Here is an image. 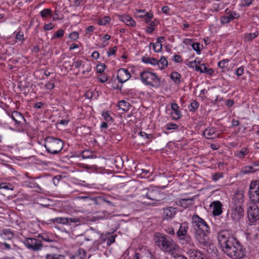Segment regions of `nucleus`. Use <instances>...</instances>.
Instances as JSON below:
<instances>
[{
  "label": "nucleus",
  "instance_id": "56",
  "mask_svg": "<svg viewBox=\"0 0 259 259\" xmlns=\"http://www.w3.org/2000/svg\"><path fill=\"white\" fill-rule=\"evenodd\" d=\"M244 73V68L243 67H240L238 68L235 71V74L238 76H241Z\"/></svg>",
  "mask_w": 259,
  "mask_h": 259
},
{
  "label": "nucleus",
  "instance_id": "10",
  "mask_svg": "<svg viewBox=\"0 0 259 259\" xmlns=\"http://www.w3.org/2000/svg\"><path fill=\"white\" fill-rule=\"evenodd\" d=\"M250 204L259 203V181L252 182L249 186L248 192Z\"/></svg>",
  "mask_w": 259,
  "mask_h": 259
},
{
  "label": "nucleus",
  "instance_id": "22",
  "mask_svg": "<svg viewBox=\"0 0 259 259\" xmlns=\"http://www.w3.org/2000/svg\"><path fill=\"white\" fill-rule=\"evenodd\" d=\"M119 20L124 23L126 25L132 27H135L136 22L128 15H121L119 16Z\"/></svg>",
  "mask_w": 259,
  "mask_h": 259
},
{
  "label": "nucleus",
  "instance_id": "35",
  "mask_svg": "<svg viewBox=\"0 0 259 259\" xmlns=\"http://www.w3.org/2000/svg\"><path fill=\"white\" fill-rule=\"evenodd\" d=\"M248 149L244 147L240 151L235 154V156L239 158H243L248 153Z\"/></svg>",
  "mask_w": 259,
  "mask_h": 259
},
{
  "label": "nucleus",
  "instance_id": "50",
  "mask_svg": "<svg viewBox=\"0 0 259 259\" xmlns=\"http://www.w3.org/2000/svg\"><path fill=\"white\" fill-rule=\"evenodd\" d=\"M106 66L105 64H101L97 65V71L99 73H103L105 69Z\"/></svg>",
  "mask_w": 259,
  "mask_h": 259
},
{
  "label": "nucleus",
  "instance_id": "30",
  "mask_svg": "<svg viewBox=\"0 0 259 259\" xmlns=\"http://www.w3.org/2000/svg\"><path fill=\"white\" fill-rule=\"evenodd\" d=\"M118 107L119 109L125 111L130 110L131 104L125 100H121L118 102Z\"/></svg>",
  "mask_w": 259,
  "mask_h": 259
},
{
  "label": "nucleus",
  "instance_id": "9",
  "mask_svg": "<svg viewBox=\"0 0 259 259\" xmlns=\"http://www.w3.org/2000/svg\"><path fill=\"white\" fill-rule=\"evenodd\" d=\"M247 213L249 225H255L256 222L259 220V208L256 204L248 203Z\"/></svg>",
  "mask_w": 259,
  "mask_h": 259
},
{
  "label": "nucleus",
  "instance_id": "52",
  "mask_svg": "<svg viewBox=\"0 0 259 259\" xmlns=\"http://www.w3.org/2000/svg\"><path fill=\"white\" fill-rule=\"evenodd\" d=\"M16 39L19 41H23L24 40L23 32L21 31H18L16 34Z\"/></svg>",
  "mask_w": 259,
  "mask_h": 259
},
{
  "label": "nucleus",
  "instance_id": "32",
  "mask_svg": "<svg viewBox=\"0 0 259 259\" xmlns=\"http://www.w3.org/2000/svg\"><path fill=\"white\" fill-rule=\"evenodd\" d=\"M258 35V32L255 31L253 33H249L245 34L244 39L245 41H250L254 39Z\"/></svg>",
  "mask_w": 259,
  "mask_h": 259
},
{
  "label": "nucleus",
  "instance_id": "31",
  "mask_svg": "<svg viewBox=\"0 0 259 259\" xmlns=\"http://www.w3.org/2000/svg\"><path fill=\"white\" fill-rule=\"evenodd\" d=\"M156 65L159 66L160 69H164L167 66L168 62L165 57L162 56L158 61V64Z\"/></svg>",
  "mask_w": 259,
  "mask_h": 259
},
{
  "label": "nucleus",
  "instance_id": "14",
  "mask_svg": "<svg viewBox=\"0 0 259 259\" xmlns=\"http://www.w3.org/2000/svg\"><path fill=\"white\" fill-rule=\"evenodd\" d=\"M209 232H195L194 237L199 243L203 246H208L209 242L207 240V236Z\"/></svg>",
  "mask_w": 259,
  "mask_h": 259
},
{
  "label": "nucleus",
  "instance_id": "45",
  "mask_svg": "<svg viewBox=\"0 0 259 259\" xmlns=\"http://www.w3.org/2000/svg\"><path fill=\"white\" fill-rule=\"evenodd\" d=\"M179 127V125L176 123H168L165 125L166 130H175Z\"/></svg>",
  "mask_w": 259,
  "mask_h": 259
},
{
  "label": "nucleus",
  "instance_id": "44",
  "mask_svg": "<svg viewBox=\"0 0 259 259\" xmlns=\"http://www.w3.org/2000/svg\"><path fill=\"white\" fill-rule=\"evenodd\" d=\"M195 69L197 71H200L201 73H204L206 71V66L204 64H202L201 66L195 65Z\"/></svg>",
  "mask_w": 259,
  "mask_h": 259
},
{
  "label": "nucleus",
  "instance_id": "57",
  "mask_svg": "<svg viewBox=\"0 0 259 259\" xmlns=\"http://www.w3.org/2000/svg\"><path fill=\"white\" fill-rule=\"evenodd\" d=\"M165 232L169 235H175V231L174 229L172 227H168L166 229H165Z\"/></svg>",
  "mask_w": 259,
  "mask_h": 259
},
{
  "label": "nucleus",
  "instance_id": "20",
  "mask_svg": "<svg viewBox=\"0 0 259 259\" xmlns=\"http://www.w3.org/2000/svg\"><path fill=\"white\" fill-rule=\"evenodd\" d=\"M244 203V195L241 192H237L235 194L232 203L233 206L243 205Z\"/></svg>",
  "mask_w": 259,
  "mask_h": 259
},
{
  "label": "nucleus",
  "instance_id": "17",
  "mask_svg": "<svg viewBox=\"0 0 259 259\" xmlns=\"http://www.w3.org/2000/svg\"><path fill=\"white\" fill-rule=\"evenodd\" d=\"M195 198V196L192 198L181 199L178 201H176V203L177 205H179L184 208H187L193 205V201Z\"/></svg>",
  "mask_w": 259,
  "mask_h": 259
},
{
  "label": "nucleus",
  "instance_id": "1",
  "mask_svg": "<svg viewBox=\"0 0 259 259\" xmlns=\"http://www.w3.org/2000/svg\"><path fill=\"white\" fill-rule=\"evenodd\" d=\"M218 239L223 251L233 259H241L245 255V248L234 236L231 230H224L218 233Z\"/></svg>",
  "mask_w": 259,
  "mask_h": 259
},
{
  "label": "nucleus",
  "instance_id": "2",
  "mask_svg": "<svg viewBox=\"0 0 259 259\" xmlns=\"http://www.w3.org/2000/svg\"><path fill=\"white\" fill-rule=\"evenodd\" d=\"M154 239L156 246L165 252L172 253L179 248L174 240L166 235L156 234Z\"/></svg>",
  "mask_w": 259,
  "mask_h": 259
},
{
  "label": "nucleus",
  "instance_id": "16",
  "mask_svg": "<svg viewBox=\"0 0 259 259\" xmlns=\"http://www.w3.org/2000/svg\"><path fill=\"white\" fill-rule=\"evenodd\" d=\"M190 259H203L205 256L200 250L197 249H191L187 252Z\"/></svg>",
  "mask_w": 259,
  "mask_h": 259
},
{
  "label": "nucleus",
  "instance_id": "34",
  "mask_svg": "<svg viewBox=\"0 0 259 259\" xmlns=\"http://www.w3.org/2000/svg\"><path fill=\"white\" fill-rule=\"evenodd\" d=\"M170 78L175 83H179L180 82L181 74L177 72H172Z\"/></svg>",
  "mask_w": 259,
  "mask_h": 259
},
{
  "label": "nucleus",
  "instance_id": "58",
  "mask_svg": "<svg viewBox=\"0 0 259 259\" xmlns=\"http://www.w3.org/2000/svg\"><path fill=\"white\" fill-rule=\"evenodd\" d=\"M228 16L230 19L233 20V19L238 18L239 17V14L236 12H231Z\"/></svg>",
  "mask_w": 259,
  "mask_h": 259
},
{
  "label": "nucleus",
  "instance_id": "61",
  "mask_svg": "<svg viewBox=\"0 0 259 259\" xmlns=\"http://www.w3.org/2000/svg\"><path fill=\"white\" fill-rule=\"evenodd\" d=\"M117 51V47L114 46L112 48L110 49L109 51L107 52V54L108 56L114 55Z\"/></svg>",
  "mask_w": 259,
  "mask_h": 259
},
{
  "label": "nucleus",
  "instance_id": "26",
  "mask_svg": "<svg viewBox=\"0 0 259 259\" xmlns=\"http://www.w3.org/2000/svg\"><path fill=\"white\" fill-rule=\"evenodd\" d=\"M47 184V180L46 179H39L38 183H35L34 185V188L39 189V192L44 191V188L46 187Z\"/></svg>",
  "mask_w": 259,
  "mask_h": 259
},
{
  "label": "nucleus",
  "instance_id": "53",
  "mask_svg": "<svg viewBox=\"0 0 259 259\" xmlns=\"http://www.w3.org/2000/svg\"><path fill=\"white\" fill-rule=\"evenodd\" d=\"M116 235H111L108 239L107 241V244L110 245L112 243L115 242V239L116 237Z\"/></svg>",
  "mask_w": 259,
  "mask_h": 259
},
{
  "label": "nucleus",
  "instance_id": "18",
  "mask_svg": "<svg viewBox=\"0 0 259 259\" xmlns=\"http://www.w3.org/2000/svg\"><path fill=\"white\" fill-rule=\"evenodd\" d=\"M72 66L75 67L76 68H79L80 67H82V68H84L85 67H87V70H83L82 73L85 74V72H89L91 70V66L90 64L89 63H85L82 60H76L74 61L73 62Z\"/></svg>",
  "mask_w": 259,
  "mask_h": 259
},
{
  "label": "nucleus",
  "instance_id": "28",
  "mask_svg": "<svg viewBox=\"0 0 259 259\" xmlns=\"http://www.w3.org/2000/svg\"><path fill=\"white\" fill-rule=\"evenodd\" d=\"M142 61L144 63L150 64L152 65H156L158 64V60L154 58L143 56L142 58Z\"/></svg>",
  "mask_w": 259,
  "mask_h": 259
},
{
  "label": "nucleus",
  "instance_id": "42",
  "mask_svg": "<svg viewBox=\"0 0 259 259\" xmlns=\"http://www.w3.org/2000/svg\"><path fill=\"white\" fill-rule=\"evenodd\" d=\"M115 163L116 166L119 168L122 167L123 165V160H122L121 157L119 156L115 157Z\"/></svg>",
  "mask_w": 259,
  "mask_h": 259
},
{
  "label": "nucleus",
  "instance_id": "15",
  "mask_svg": "<svg viewBox=\"0 0 259 259\" xmlns=\"http://www.w3.org/2000/svg\"><path fill=\"white\" fill-rule=\"evenodd\" d=\"M117 79L121 83L127 81L131 77V74L127 69L120 68L118 70Z\"/></svg>",
  "mask_w": 259,
  "mask_h": 259
},
{
  "label": "nucleus",
  "instance_id": "59",
  "mask_svg": "<svg viewBox=\"0 0 259 259\" xmlns=\"http://www.w3.org/2000/svg\"><path fill=\"white\" fill-rule=\"evenodd\" d=\"M231 20L229 16L223 17L221 19V23L223 24L228 23Z\"/></svg>",
  "mask_w": 259,
  "mask_h": 259
},
{
  "label": "nucleus",
  "instance_id": "11",
  "mask_svg": "<svg viewBox=\"0 0 259 259\" xmlns=\"http://www.w3.org/2000/svg\"><path fill=\"white\" fill-rule=\"evenodd\" d=\"M26 247L33 251H38L41 250L43 244L41 240L34 238H27L24 241Z\"/></svg>",
  "mask_w": 259,
  "mask_h": 259
},
{
  "label": "nucleus",
  "instance_id": "29",
  "mask_svg": "<svg viewBox=\"0 0 259 259\" xmlns=\"http://www.w3.org/2000/svg\"><path fill=\"white\" fill-rule=\"evenodd\" d=\"M0 236L3 237L4 239H11L14 235L13 233L11 232L9 229H3L2 233H0Z\"/></svg>",
  "mask_w": 259,
  "mask_h": 259
},
{
  "label": "nucleus",
  "instance_id": "3",
  "mask_svg": "<svg viewBox=\"0 0 259 259\" xmlns=\"http://www.w3.org/2000/svg\"><path fill=\"white\" fill-rule=\"evenodd\" d=\"M64 143L62 140L48 136L45 139V147L48 153L56 155L59 153L62 150Z\"/></svg>",
  "mask_w": 259,
  "mask_h": 259
},
{
  "label": "nucleus",
  "instance_id": "8",
  "mask_svg": "<svg viewBox=\"0 0 259 259\" xmlns=\"http://www.w3.org/2000/svg\"><path fill=\"white\" fill-rule=\"evenodd\" d=\"M8 115L14 121V126L16 128L15 129L11 128V129L17 132L23 131L25 127L26 120L22 114L18 111H14L11 114L9 113Z\"/></svg>",
  "mask_w": 259,
  "mask_h": 259
},
{
  "label": "nucleus",
  "instance_id": "62",
  "mask_svg": "<svg viewBox=\"0 0 259 259\" xmlns=\"http://www.w3.org/2000/svg\"><path fill=\"white\" fill-rule=\"evenodd\" d=\"M83 2V0H75L74 1L72 6L74 7H79L81 5V4Z\"/></svg>",
  "mask_w": 259,
  "mask_h": 259
},
{
  "label": "nucleus",
  "instance_id": "48",
  "mask_svg": "<svg viewBox=\"0 0 259 259\" xmlns=\"http://www.w3.org/2000/svg\"><path fill=\"white\" fill-rule=\"evenodd\" d=\"M45 87L46 89L51 90L55 87L54 81L51 80L49 82L46 83Z\"/></svg>",
  "mask_w": 259,
  "mask_h": 259
},
{
  "label": "nucleus",
  "instance_id": "38",
  "mask_svg": "<svg viewBox=\"0 0 259 259\" xmlns=\"http://www.w3.org/2000/svg\"><path fill=\"white\" fill-rule=\"evenodd\" d=\"M150 45H152L153 49L155 52H160L162 49V45L159 42L150 43Z\"/></svg>",
  "mask_w": 259,
  "mask_h": 259
},
{
  "label": "nucleus",
  "instance_id": "21",
  "mask_svg": "<svg viewBox=\"0 0 259 259\" xmlns=\"http://www.w3.org/2000/svg\"><path fill=\"white\" fill-rule=\"evenodd\" d=\"M171 108L172 111L171 113V117L173 119L177 120L180 119L181 116V113L179 110V106L177 103H172L171 104Z\"/></svg>",
  "mask_w": 259,
  "mask_h": 259
},
{
  "label": "nucleus",
  "instance_id": "64",
  "mask_svg": "<svg viewBox=\"0 0 259 259\" xmlns=\"http://www.w3.org/2000/svg\"><path fill=\"white\" fill-rule=\"evenodd\" d=\"M61 176H55V177H54V178L53 179V183L54 184H55V185H57V184H58L59 181L61 180Z\"/></svg>",
  "mask_w": 259,
  "mask_h": 259
},
{
  "label": "nucleus",
  "instance_id": "51",
  "mask_svg": "<svg viewBox=\"0 0 259 259\" xmlns=\"http://www.w3.org/2000/svg\"><path fill=\"white\" fill-rule=\"evenodd\" d=\"M191 46L193 48V49L198 54H199L200 53V44L198 42L196 43H193L191 45Z\"/></svg>",
  "mask_w": 259,
  "mask_h": 259
},
{
  "label": "nucleus",
  "instance_id": "36",
  "mask_svg": "<svg viewBox=\"0 0 259 259\" xmlns=\"http://www.w3.org/2000/svg\"><path fill=\"white\" fill-rule=\"evenodd\" d=\"M81 156L83 159H91L94 157L93 152L89 150L83 151L82 152Z\"/></svg>",
  "mask_w": 259,
  "mask_h": 259
},
{
  "label": "nucleus",
  "instance_id": "19",
  "mask_svg": "<svg viewBox=\"0 0 259 259\" xmlns=\"http://www.w3.org/2000/svg\"><path fill=\"white\" fill-rule=\"evenodd\" d=\"M210 206L212 207V214L214 216L220 215L222 213V204L219 201L212 202Z\"/></svg>",
  "mask_w": 259,
  "mask_h": 259
},
{
  "label": "nucleus",
  "instance_id": "60",
  "mask_svg": "<svg viewBox=\"0 0 259 259\" xmlns=\"http://www.w3.org/2000/svg\"><path fill=\"white\" fill-rule=\"evenodd\" d=\"M38 237H41L43 240L46 242H51L53 241V240L50 239L46 234L38 235Z\"/></svg>",
  "mask_w": 259,
  "mask_h": 259
},
{
  "label": "nucleus",
  "instance_id": "37",
  "mask_svg": "<svg viewBox=\"0 0 259 259\" xmlns=\"http://www.w3.org/2000/svg\"><path fill=\"white\" fill-rule=\"evenodd\" d=\"M39 14L43 19H45L52 15V10L50 9H45L40 12Z\"/></svg>",
  "mask_w": 259,
  "mask_h": 259
},
{
  "label": "nucleus",
  "instance_id": "41",
  "mask_svg": "<svg viewBox=\"0 0 259 259\" xmlns=\"http://www.w3.org/2000/svg\"><path fill=\"white\" fill-rule=\"evenodd\" d=\"M229 60L228 59H224L218 62V66L221 68L227 67L229 65Z\"/></svg>",
  "mask_w": 259,
  "mask_h": 259
},
{
  "label": "nucleus",
  "instance_id": "43",
  "mask_svg": "<svg viewBox=\"0 0 259 259\" xmlns=\"http://www.w3.org/2000/svg\"><path fill=\"white\" fill-rule=\"evenodd\" d=\"M224 176V174L222 172H218L213 174L211 176V179L212 181L216 182L218 181L220 179L223 178Z\"/></svg>",
  "mask_w": 259,
  "mask_h": 259
},
{
  "label": "nucleus",
  "instance_id": "39",
  "mask_svg": "<svg viewBox=\"0 0 259 259\" xmlns=\"http://www.w3.org/2000/svg\"><path fill=\"white\" fill-rule=\"evenodd\" d=\"M111 21L110 17L108 16H105L103 17L102 19H101L99 20L98 23L100 25H105L107 24L110 23Z\"/></svg>",
  "mask_w": 259,
  "mask_h": 259
},
{
  "label": "nucleus",
  "instance_id": "23",
  "mask_svg": "<svg viewBox=\"0 0 259 259\" xmlns=\"http://www.w3.org/2000/svg\"><path fill=\"white\" fill-rule=\"evenodd\" d=\"M204 137L207 139H211L217 137L215 129L213 127H207L203 132Z\"/></svg>",
  "mask_w": 259,
  "mask_h": 259
},
{
  "label": "nucleus",
  "instance_id": "4",
  "mask_svg": "<svg viewBox=\"0 0 259 259\" xmlns=\"http://www.w3.org/2000/svg\"><path fill=\"white\" fill-rule=\"evenodd\" d=\"M140 76L145 85L154 88H158L160 86V78L155 73L145 70L140 73Z\"/></svg>",
  "mask_w": 259,
  "mask_h": 259
},
{
  "label": "nucleus",
  "instance_id": "27",
  "mask_svg": "<svg viewBox=\"0 0 259 259\" xmlns=\"http://www.w3.org/2000/svg\"><path fill=\"white\" fill-rule=\"evenodd\" d=\"M257 171H259V168H255L252 165L245 166L241 169V173L243 174H248L250 173H254Z\"/></svg>",
  "mask_w": 259,
  "mask_h": 259
},
{
  "label": "nucleus",
  "instance_id": "49",
  "mask_svg": "<svg viewBox=\"0 0 259 259\" xmlns=\"http://www.w3.org/2000/svg\"><path fill=\"white\" fill-rule=\"evenodd\" d=\"M102 116L107 122L111 121L112 120V118L108 112H103L102 113Z\"/></svg>",
  "mask_w": 259,
  "mask_h": 259
},
{
  "label": "nucleus",
  "instance_id": "24",
  "mask_svg": "<svg viewBox=\"0 0 259 259\" xmlns=\"http://www.w3.org/2000/svg\"><path fill=\"white\" fill-rule=\"evenodd\" d=\"M86 257V252L82 248H79L73 255H71L70 259H85Z\"/></svg>",
  "mask_w": 259,
  "mask_h": 259
},
{
  "label": "nucleus",
  "instance_id": "63",
  "mask_svg": "<svg viewBox=\"0 0 259 259\" xmlns=\"http://www.w3.org/2000/svg\"><path fill=\"white\" fill-rule=\"evenodd\" d=\"M54 28V26L52 23H50L47 24H46L44 26V29L46 31L51 30L53 29Z\"/></svg>",
  "mask_w": 259,
  "mask_h": 259
},
{
  "label": "nucleus",
  "instance_id": "47",
  "mask_svg": "<svg viewBox=\"0 0 259 259\" xmlns=\"http://www.w3.org/2000/svg\"><path fill=\"white\" fill-rule=\"evenodd\" d=\"M64 31L63 29H60L55 32L52 37V39L55 38H61L64 35Z\"/></svg>",
  "mask_w": 259,
  "mask_h": 259
},
{
  "label": "nucleus",
  "instance_id": "54",
  "mask_svg": "<svg viewBox=\"0 0 259 259\" xmlns=\"http://www.w3.org/2000/svg\"><path fill=\"white\" fill-rule=\"evenodd\" d=\"M172 60L176 63H181L183 61L182 57L179 55H175L173 56Z\"/></svg>",
  "mask_w": 259,
  "mask_h": 259
},
{
  "label": "nucleus",
  "instance_id": "55",
  "mask_svg": "<svg viewBox=\"0 0 259 259\" xmlns=\"http://www.w3.org/2000/svg\"><path fill=\"white\" fill-rule=\"evenodd\" d=\"M69 37L71 39L76 40L78 38V33L77 32L73 31L69 34Z\"/></svg>",
  "mask_w": 259,
  "mask_h": 259
},
{
  "label": "nucleus",
  "instance_id": "40",
  "mask_svg": "<svg viewBox=\"0 0 259 259\" xmlns=\"http://www.w3.org/2000/svg\"><path fill=\"white\" fill-rule=\"evenodd\" d=\"M199 103L197 101H196V100H193L190 104V107L189 108L190 111H192V112L195 111L196 109H198V108L199 107Z\"/></svg>",
  "mask_w": 259,
  "mask_h": 259
},
{
  "label": "nucleus",
  "instance_id": "7",
  "mask_svg": "<svg viewBox=\"0 0 259 259\" xmlns=\"http://www.w3.org/2000/svg\"><path fill=\"white\" fill-rule=\"evenodd\" d=\"M192 224L195 232H209V227L203 219L197 214H194L192 218Z\"/></svg>",
  "mask_w": 259,
  "mask_h": 259
},
{
  "label": "nucleus",
  "instance_id": "13",
  "mask_svg": "<svg viewBox=\"0 0 259 259\" xmlns=\"http://www.w3.org/2000/svg\"><path fill=\"white\" fill-rule=\"evenodd\" d=\"M244 215V210L243 205L233 206L231 218L233 220H238L243 218Z\"/></svg>",
  "mask_w": 259,
  "mask_h": 259
},
{
  "label": "nucleus",
  "instance_id": "6",
  "mask_svg": "<svg viewBox=\"0 0 259 259\" xmlns=\"http://www.w3.org/2000/svg\"><path fill=\"white\" fill-rule=\"evenodd\" d=\"M163 194L157 188H149L142 191L141 197L152 201H160L163 199Z\"/></svg>",
  "mask_w": 259,
  "mask_h": 259
},
{
  "label": "nucleus",
  "instance_id": "12",
  "mask_svg": "<svg viewBox=\"0 0 259 259\" xmlns=\"http://www.w3.org/2000/svg\"><path fill=\"white\" fill-rule=\"evenodd\" d=\"M48 224L53 223L60 224L62 225H71L72 224L80 223V220L78 218H71L65 217H58L55 219L49 220Z\"/></svg>",
  "mask_w": 259,
  "mask_h": 259
},
{
  "label": "nucleus",
  "instance_id": "5",
  "mask_svg": "<svg viewBox=\"0 0 259 259\" xmlns=\"http://www.w3.org/2000/svg\"><path fill=\"white\" fill-rule=\"evenodd\" d=\"M189 224L187 222H184L180 224L179 230L176 232V235L179 242L183 245H191L193 244L192 239L188 234Z\"/></svg>",
  "mask_w": 259,
  "mask_h": 259
},
{
  "label": "nucleus",
  "instance_id": "33",
  "mask_svg": "<svg viewBox=\"0 0 259 259\" xmlns=\"http://www.w3.org/2000/svg\"><path fill=\"white\" fill-rule=\"evenodd\" d=\"M46 259H65V256L63 254L50 253L46 255Z\"/></svg>",
  "mask_w": 259,
  "mask_h": 259
},
{
  "label": "nucleus",
  "instance_id": "46",
  "mask_svg": "<svg viewBox=\"0 0 259 259\" xmlns=\"http://www.w3.org/2000/svg\"><path fill=\"white\" fill-rule=\"evenodd\" d=\"M0 189H6V190H11L13 189L12 185L9 183H2L0 184Z\"/></svg>",
  "mask_w": 259,
  "mask_h": 259
},
{
  "label": "nucleus",
  "instance_id": "25",
  "mask_svg": "<svg viewBox=\"0 0 259 259\" xmlns=\"http://www.w3.org/2000/svg\"><path fill=\"white\" fill-rule=\"evenodd\" d=\"M177 212V209L173 207H168L164 209V214L166 219H171L173 218Z\"/></svg>",
  "mask_w": 259,
  "mask_h": 259
}]
</instances>
